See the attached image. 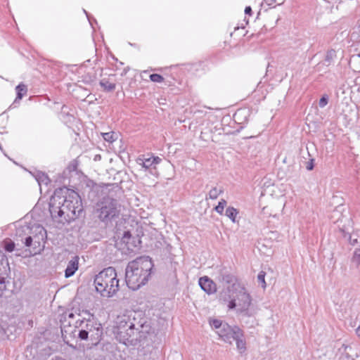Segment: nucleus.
<instances>
[{
	"label": "nucleus",
	"instance_id": "1",
	"mask_svg": "<svg viewBox=\"0 0 360 360\" xmlns=\"http://www.w3.org/2000/svg\"><path fill=\"white\" fill-rule=\"evenodd\" d=\"M49 212L53 219L63 218L71 221L83 212V205L79 195L66 187L56 189L49 202Z\"/></svg>",
	"mask_w": 360,
	"mask_h": 360
},
{
	"label": "nucleus",
	"instance_id": "2",
	"mask_svg": "<svg viewBox=\"0 0 360 360\" xmlns=\"http://www.w3.org/2000/svg\"><path fill=\"white\" fill-rule=\"evenodd\" d=\"M146 323L141 311H127L117 318L116 338L124 345L133 344L138 340L136 335L143 333Z\"/></svg>",
	"mask_w": 360,
	"mask_h": 360
},
{
	"label": "nucleus",
	"instance_id": "3",
	"mask_svg": "<svg viewBox=\"0 0 360 360\" xmlns=\"http://www.w3.org/2000/svg\"><path fill=\"white\" fill-rule=\"evenodd\" d=\"M153 263L148 256L136 258L129 262L125 270V282L127 286L136 290L148 281Z\"/></svg>",
	"mask_w": 360,
	"mask_h": 360
},
{
	"label": "nucleus",
	"instance_id": "4",
	"mask_svg": "<svg viewBox=\"0 0 360 360\" xmlns=\"http://www.w3.org/2000/svg\"><path fill=\"white\" fill-rule=\"evenodd\" d=\"M221 299L224 302H229V309H236V312L244 316L251 317L255 314V311L250 308L252 298L250 294L239 284L228 286L221 293Z\"/></svg>",
	"mask_w": 360,
	"mask_h": 360
},
{
	"label": "nucleus",
	"instance_id": "5",
	"mask_svg": "<svg viewBox=\"0 0 360 360\" xmlns=\"http://www.w3.org/2000/svg\"><path fill=\"white\" fill-rule=\"evenodd\" d=\"M115 268L104 269L95 276L94 285L96 291L102 297H111L119 290V280Z\"/></svg>",
	"mask_w": 360,
	"mask_h": 360
},
{
	"label": "nucleus",
	"instance_id": "6",
	"mask_svg": "<svg viewBox=\"0 0 360 360\" xmlns=\"http://www.w3.org/2000/svg\"><path fill=\"white\" fill-rule=\"evenodd\" d=\"M120 205L118 201L109 196H104L100 199L95 207V214L103 222L108 223L112 219L119 217Z\"/></svg>",
	"mask_w": 360,
	"mask_h": 360
},
{
	"label": "nucleus",
	"instance_id": "7",
	"mask_svg": "<svg viewBox=\"0 0 360 360\" xmlns=\"http://www.w3.org/2000/svg\"><path fill=\"white\" fill-rule=\"evenodd\" d=\"M210 324L212 328L216 330L219 338L229 344H232L233 338L238 333L236 328H240L236 326H231L219 319H212L210 321Z\"/></svg>",
	"mask_w": 360,
	"mask_h": 360
},
{
	"label": "nucleus",
	"instance_id": "8",
	"mask_svg": "<svg viewBox=\"0 0 360 360\" xmlns=\"http://www.w3.org/2000/svg\"><path fill=\"white\" fill-rule=\"evenodd\" d=\"M103 335V327L101 323L97 321L95 322L91 329L89 331L83 330L78 333V338L82 340H89L91 344L96 345L101 340Z\"/></svg>",
	"mask_w": 360,
	"mask_h": 360
},
{
	"label": "nucleus",
	"instance_id": "9",
	"mask_svg": "<svg viewBox=\"0 0 360 360\" xmlns=\"http://www.w3.org/2000/svg\"><path fill=\"white\" fill-rule=\"evenodd\" d=\"M136 163L141 167V171L148 172L150 174L156 177L158 176L157 167H153L150 158H139L136 160Z\"/></svg>",
	"mask_w": 360,
	"mask_h": 360
},
{
	"label": "nucleus",
	"instance_id": "10",
	"mask_svg": "<svg viewBox=\"0 0 360 360\" xmlns=\"http://www.w3.org/2000/svg\"><path fill=\"white\" fill-rule=\"evenodd\" d=\"M199 285L200 286L201 289L204 290L206 293L208 295L214 294L217 292V285L213 282L212 280H211L207 276H203L201 277L199 279Z\"/></svg>",
	"mask_w": 360,
	"mask_h": 360
},
{
	"label": "nucleus",
	"instance_id": "11",
	"mask_svg": "<svg viewBox=\"0 0 360 360\" xmlns=\"http://www.w3.org/2000/svg\"><path fill=\"white\" fill-rule=\"evenodd\" d=\"M96 321H95L94 319L79 318L75 321V330L77 329L78 333L83 330H85L86 331H89V329L92 328V326H94Z\"/></svg>",
	"mask_w": 360,
	"mask_h": 360
},
{
	"label": "nucleus",
	"instance_id": "12",
	"mask_svg": "<svg viewBox=\"0 0 360 360\" xmlns=\"http://www.w3.org/2000/svg\"><path fill=\"white\" fill-rule=\"evenodd\" d=\"M79 267V257L75 256L72 258L68 263L67 267L65 270V277L70 278L72 276Z\"/></svg>",
	"mask_w": 360,
	"mask_h": 360
},
{
	"label": "nucleus",
	"instance_id": "13",
	"mask_svg": "<svg viewBox=\"0 0 360 360\" xmlns=\"http://www.w3.org/2000/svg\"><path fill=\"white\" fill-rule=\"evenodd\" d=\"M236 331L238 333L233 338V340L236 341L238 349L240 350V353H243L246 349V342L243 339L244 333L240 328H236Z\"/></svg>",
	"mask_w": 360,
	"mask_h": 360
},
{
	"label": "nucleus",
	"instance_id": "14",
	"mask_svg": "<svg viewBox=\"0 0 360 360\" xmlns=\"http://www.w3.org/2000/svg\"><path fill=\"white\" fill-rule=\"evenodd\" d=\"M31 173L35 178L36 181L38 182L39 186H41V184L48 185L49 183L50 182L48 175L44 172H42L41 171H35Z\"/></svg>",
	"mask_w": 360,
	"mask_h": 360
},
{
	"label": "nucleus",
	"instance_id": "15",
	"mask_svg": "<svg viewBox=\"0 0 360 360\" xmlns=\"http://www.w3.org/2000/svg\"><path fill=\"white\" fill-rule=\"evenodd\" d=\"M34 229V231L37 233L36 235L34 236V239H37V243H40V240H44V236L46 235V232L44 228L39 225V224H34L31 230Z\"/></svg>",
	"mask_w": 360,
	"mask_h": 360
},
{
	"label": "nucleus",
	"instance_id": "16",
	"mask_svg": "<svg viewBox=\"0 0 360 360\" xmlns=\"http://www.w3.org/2000/svg\"><path fill=\"white\" fill-rule=\"evenodd\" d=\"M15 91H16L17 96H16V98H15V101H16L17 100H21L22 96L25 94H26L27 89V86L25 84L21 83V84H19L15 87Z\"/></svg>",
	"mask_w": 360,
	"mask_h": 360
},
{
	"label": "nucleus",
	"instance_id": "17",
	"mask_svg": "<svg viewBox=\"0 0 360 360\" xmlns=\"http://www.w3.org/2000/svg\"><path fill=\"white\" fill-rule=\"evenodd\" d=\"M100 85L106 91H112L115 89V84L110 82L108 79H103L100 81Z\"/></svg>",
	"mask_w": 360,
	"mask_h": 360
},
{
	"label": "nucleus",
	"instance_id": "18",
	"mask_svg": "<svg viewBox=\"0 0 360 360\" xmlns=\"http://www.w3.org/2000/svg\"><path fill=\"white\" fill-rule=\"evenodd\" d=\"M224 189L222 188L213 187L208 193V197L210 199L215 200L218 198V196L223 193Z\"/></svg>",
	"mask_w": 360,
	"mask_h": 360
},
{
	"label": "nucleus",
	"instance_id": "19",
	"mask_svg": "<svg viewBox=\"0 0 360 360\" xmlns=\"http://www.w3.org/2000/svg\"><path fill=\"white\" fill-rule=\"evenodd\" d=\"M238 212L233 207H228L226 210L225 215L229 217L233 222L236 221V218Z\"/></svg>",
	"mask_w": 360,
	"mask_h": 360
},
{
	"label": "nucleus",
	"instance_id": "20",
	"mask_svg": "<svg viewBox=\"0 0 360 360\" xmlns=\"http://www.w3.org/2000/svg\"><path fill=\"white\" fill-rule=\"evenodd\" d=\"M221 281L224 283H226L227 284H229V286H231L233 284H236L235 283L236 278L234 276L230 274H224L221 275Z\"/></svg>",
	"mask_w": 360,
	"mask_h": 360
},
{
	"label": "nucleus",
	"instance_id": "21",
	"mask_svg": "<svg viewBox=\"0 0 360 360\" xmlns=\"http://www.w3.org/2000/svg\"><path fill=\"white\" fill-rule=\"evenodd\" d=\"M102 136L105 141L109 143H112L117 139V134L114 131L103 133Z\"/></svg>",
	"mask_w": 360,
	"mask_h": 360
},
{
	"label": "nucleus",
	"instance_id": "22",
	"mask_svg": "<svg viewBox=\"0 0 360 360\" xmlns=\"http://www.w3.org/2000/svg\"><path fill=\"white\" fill-rule=\"evenodd\" d=\"M226 204L227 202L224 199H221L218 205L214 207V210L219 214H222Z\"/></svg>",
	"mask_w": 360,
	"mask_h": 360
},
{
	"label": "nucleus",
	"instance_id": "23",
	"mask_svg": "<svg viewBox=\"0 0 360 360\" xmlns=\"http://www.w3.org/2000/svg\"><path fill=\"white\" fill-rule=\"evenodd\" d=\"M150 79L153 82L161 83L164 81V77L159 74H151L150 75Z\"/></svg>",
	"mask_w": 360,
	"mask_h": 360
},
{
	"label": "nucleus",
	"instance_id": "24",
	"mask_svg": "<svg viewBox=\"0 0 360 360\" xmlns=\"http://www.w3.org/2000/svg\"><path fill=\"white\" fill-rule=\"evenodd\" d=\"M328 103V95H323L319 100V105L320 108H324Z\"/></svg>",
	"mask_w": 360,
	"mask_h": 360
},
{
	"label": "nucleus",
	"instance_id": "25",
	"mask_svg": "<svg viewBox=\"0 0 360 360\" xmlns=\"http://www.w3.org/2000/svg\"><path fill=\"white\" fill-rule=\"evenodd\" d=\"M4 249L6 252H11L15 249V243L13 241L6 243Z\"/></svg>",
	"mask_w": 360,
	"mask_h": 360
},
{
	"label": "nucleus",
	"instance_id": "26",
	"mask_svg": "<svg viewBox=\"0 0 360 360\" xmlns=\"http://www.w3.org/2000/svg\"><path fill=\"white\" fill-rule=\"evenodd\" d=\"M335 52L334 50L328 51L326 53L325 61L330 63L331 62V60H333V57L335 56Z\"/></svg>",
	"mask_w": 360,
	"mask_h": 360
},
{
	"label": "nucleus",
	"instance_id": "27",
	"mask_svg": "<svg viewBox=\"0 0 360 360\" xmlns=\"http://www.w3.org/2000/svg\"><path fill=\"white\" fill-rule=\"evenodd\" d=\"M352 262L355 264L357 266L360 265V252H354L352 257Z\"/></svg>",
	"mask_w": 360,
	"mask_h": 360
},
{
	"label": "nucleus",
	"instance_id": "28",
	"mask_svg": "<svg viewBox=\"0 0 360 360\" xmlns=\"http://www.w3.org/2000/svg\"><path fill=\"white\" fill-rule=\"evenodd\" d=\"M265 272L264 271H260L257 276V280L259 283H262L263 284V287L265 288L266 286V283H265V280H264V278H265Z\"/></svg>",
	"mask_w": 360,
	"mask_h": 360
},
{
	"label": "nucleus",
	"instance_id": "29",
	"mask_svg": "<svg viewBox=\"0 0 360 360\" xmlns=\"http://www.w3.org/2000/svg\"><path fill=\"white\" fill-rule=\"evenodd\" d=\"M314 160L313 158H311L309 160V162H307L306 168L307 170L311 171L314 169Z\"/></svg>",
	"mask_w": 360,
	"mask_h": 360
},
{
	"label": "nucleus",
	"instance_id": "30",
	"mask_svg": "<svg viewBox=\"0 0 360 360\" xmlns=\"http://www.w3.org/2000/svg\"><path fill=\"white\" fill-rule=\"evenodd\" d=\"M151 159V161H152V163L153 165V167H156L157 165H158L160 162H161V158H160L159 157H151L150 158Z\"/></svg>",
	"mask_w": 360,
	"mask_h": 360
},
{
	"label": "nucleus",
	"instance_id": "31",
	"mask_svg": "<svg viewBox=\"0 0 360 360\" xmlns=\"http://www.w3.org/2000/svg\"><path fill=\"white\" fill-rule=\"evenodd\" d=\"M33 241V238L32 236H27L25 238V245L27 247H30L32 245Z\"/></svg>",
	"mask_w": 360,
	"mask_h": 360
},
{
	"label": "nucleus",
	"instance_id": "32",
	"mask_svg": "<svg viewBox=\"0 0 360 360\" xmlns=\"http://www.w3.org/2000/svg\"><path fill=\"white\" fill-rule=\"evenodd\" d=\"M5 282L6 278L0 276V290H4L6 289Z\"/></svg>",
	"mask_w": 360,
	"mask_h": 360
},
{
	"label": "nucleus",
	"instance_id": "33",
	"mask_svg": "<svg viewBox=\"0 0 360 360\" xmlns=\"http://www.w3.org/2000/svg\"><path fill=\"white\" fill-rule=\"evenodd\" d=\"M131 237V234L130 233L129 231H125L124 233V235H123V237H122V240H124V242L125 243H128V241L127 240V239H129Z\"/></svg>",
	"mask_w": 360,
	"mask_h": 360
},
{
	"label": "nucleus",
	"instance_id": "34",
	"mask_svg": "<svg viewBox=\"0 0 360 360\" xmlns=\"http://www.w3.org/2000/svg\"><path fill=\"white\" fill-rule=\"evenodd\" d=\"M245 13L248 15H251L252 14V8L250 6H246L245 8Z\"/></svg>",
	"mask_w": 360,
	"mask_h": 360
},
{
	"label": "nucleus",
	"instance_id": "35",
	"mask_svg": "<svg viewBox=\"0 0 360 360\" xmlns=\"http://www.w3.org/2000/svg\"><path fill=\"white\" fill-rule=\"evenodd\" d=\"M6 333V324L0 325V336Z\"/></svg>",
	"mask_w": 360,
	"mask_h": 360
},
{
	"label": "nucleus",
	"instance_id": "36",
	"mask_svg": "<svg viewBox=\"0 0 360 360\" xmlns=\"http://www.w3.org/2000/svg\"><path fill=\"white\" fill-rule=\"evenodd\" d=\"M356 333L360 338V326L356 329Z\"/></svg>",
	"mask_w": 360,
	"mask_h": 360
},
{
	"label": "nucleus",
	"instance_id": "37",
	"mask_svg": "<svg viewBox=\"0 0 360 360\" xmlns=\"http://www.w3.org/2000/svg\"><path fill=\"white\" fill-rule=\"evenodd\" d=\"M75 317V314L73 313H69L68 314V318L69 319H73Z\"/></svg>",
	"mask_w": 360,
	"mask_h": 360
},
{
	"label": "nucleus",
	"instance_id": "38",
	"mask_svg": "<svg viewBox=\"0 0 360 360\" xmlns=\"http://www.w3.org/2000/svg\"><path fill=\"white\" fill-rule=\"evenodd\" d=\"M83 11H84V13L86 15V16H87V18H88V19H89V22H90V23H91V20H90L89 16V14L87 13V12L86 11V10H84H84H83Z\"/></svg>",
	"mask_w": 360,
	"mask_h": 360
},
{
	"label": "nucleus",
	"instance_id": "39",
	"mask_svg": "<svg viewBox=\"0 0 360 360\" xmlns=\"http://www.w3.org/2000/svg\"><path fill=\"white\" fill-rule=\"evenodd\" d=\"M344 356H345L346 359H347V360H349V359H350V356H349V354H347H347H345L344 355Z\"/></svg>",
	"mask_w": 360,
	"mask_h": 360
},
{
	"label": "nucleus",
	"instance_id": "40",
	"mask_svg": "<svg viewBox=\"0 0 360 360\" xmlns=\"http://www.w3.org/2000/svg\"><path fill=\"white\" fill-rule=\"evenodd\" d=\"M65 328V325L64 324V323H62L61 330L63 331Z\"/></svg>",
	"mask_w": 360,
	"mask_h": 360
},
{
	"label": "nucleus",
	"instance_id": "41",
	"mask_svg": "<svg viewBox=\"0 0 360 360\" xmlns=\"http://www.w3.org/2000/svg\"><path fill=\"white\" fill-rule=\"evenodd\" d=\"M240 110L239 111H237V112L235 114V115H236L238 113H240Z\"/></svg>",
	"mask_w": 360,
	"mask_h": 360
},
{
	"label": "nucleus",
	"instance_id": "42",
	"mask_svg": "<svg viewBox=\"0 0 360 360\" xmlns=\"http://www.w3.org/2000/svg\"><path fill=\"white\" fill-rule=\"evenodd\" d=\"M56 360H63V359L60 358V359H56Z\"/></svg>",
	"mask_w": 360,
	"mask_h": 360
},
{
	"label": "nucleus",
	"instance_id": "43",
	"mask_svg": "<svg viewBox=\"0 0 360 360\" xmlns=\"http://www.w3.org/2000/svg\"><path fill=\"white\" fill-rule=\"evenodd\" d=\"M358 57L360 58V53L357 54Z\"/></svg>",
	"mask_w": 360,
	"mask_h": 360
},
{
	"label": "nucleus",
	"instance_id": "44",
	"mask_svg": "<svg viewBox=\"0 0 360 360\" xmlns=\"http://www.w3.org/2000/svg\"><path fill=\"white\" fill-rule=\"evenodd\" d=\"M271 1H272L273 2H275V1H276V0H271Z\"/></svg>",
	"mask_w": 360,
	"mask_h": 360
}]
</instances>
